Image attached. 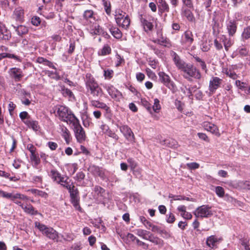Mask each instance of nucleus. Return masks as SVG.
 <instances>
[{
    "label": "nucleus",
    "mask_w": 250,
    "mask_h": 250,
    "mask_svg": "<svg viewBox=\"0 0 250 250\" xmlns=\"http://www.w3.org/2000/svg\"><path fill=\"white\" fill-rule=\"evenodd\" d=\"M84 81L87 92L93 97L102 96L103 90L100 86L98 81L91 73H87L85 74Z\"/></svg>",
    "instance_id": "f257e3e1"
},
{
    "label": "nucleus",
    "mask_w": 250,
    "mask_h": 250,
    "mask_svg": "<svg viewBox=\"0 0 250 250\" xmlns=\"http://www.w3.org/2000/svg\"><path fill=\"white\" fill-rule=\"evenodd\" d=\"M56 116L63 122L71 125L78 118L68 107L65 105H59L56 106Z\"/></svg>",
    "instance_id": "f03ea898"
},
{
    "label": "nucleus",
    "mask_w": 250,
    "mask_h": 250,
    "mask_svg": "<svg viewBox=\"0 0 250 250\" xmlns=\"http://www.w3.org/2000/svg\"><path fill=\"white\" fill-rule=\"evenodd\" d=\"M181 73L184 79L190 82L192 81L193 78L199 80L202 78L199 69L190 63H188L181 71Z\"/></svg>",
    "instance_id": "7ed1b4c3"
},
{
    "label": "nucleus",
    "mask_w": 250,
    "mask_h": 250,
    "mask_svg": "<svg viewBox=\"0 0 250 250\" xmlns=\"http://www.w3.org/2000/svg\"><path fill=\"white\" fill-rule=\"evenodd\" d=\"M70 196V202L74 208L80 212H83V209L80 206V192L78 188L74 185L68 189Z\"/></svg>",
    "instance_id": "20e7f679"
},
{
    "label": "nucleus",
    "mask_w": 250,
    "mask_h": 250,
    "mask_svg": "<svg viewBox=\"0 0 250 250\" xmlns=\"http://www.w3.org/2000/svg\"><path fill=\"white\" fill-rule=\"evenodd\" d=\"M115 19L117 24L125 30L129 28L130 19L128 15L123 11L118 9L115 11Z\"/></svg>",
    "instance_id": "39448f33"
},
{
    "label": "nucleus",
    "mask_w": 250,
    "mask_h": 250,
    "mask_svg": "<svg viewBox=\"0 0 250 250\" xmlns=\"http://www.w3.org/2000/svg\"><path fill=\"white\" fill-rule=\"evenodd\" d=\"M71 125L73 126V131L77 142L79 143L84 142L86 138V135L84 129L80 123L78 119L73 122Z\"/></svg>",
    "instance_id": "423d86ee"
},
{
    "label": "nucleus",
    "mask_w": 250,
    "mask_h": 250,
    "mask_svg": "<svg viewBox=\"0 0 250 250\" xmlns=\"http://www.w3.org/2000/svg\"><path fill=\"white\" fill-rule=\"evenodd\" d=\"M35 227H37L42 233L47 237L52 240H55L58 237V232L52 228L47 227L44 224L40 222H35Z\"/></svg>",
    "instance_id": "0eeeda50"
},
{
    "label": "nucleus",
    "mask_w": 250,
    "mask_h": 250,
    "mask_svg": "<svg viewBox=\"0 0 250 250\" xmlns=\"http://www.w3.org/2000/svg\"><path fill=\"white\" fill-rule=\"evenodd\" d=\"M193 214L198 218H207L213 216V212L212 210L211 206L208 205H204L198 207L193 212Z\"/></svg>",
    "instance_id": "6e6552de"
},
{
    "label": "nucleus",
    "mask_w": 250,
    "mask_h": 250,
    "mask_svg": "<svg viewBox=\"0 0 250 250\" xmlns=\"http://www.w3.org/2000/svg\"><path fill=\"white\" fill-rule=\"evenodd\" d=\"M158 76L160 82L166 87L169 88L174 93L177 89V87L174 83L171 80L169 76L165 72L161 71L158 73Z\"/></svg>",
    "instance_id": "1a4fd4ad"
},
{
    "label": "nucleus",
    "mask_w": 250,
    "mask_h": 250,
    "mask_svg": "<svg viewBox=\"0 0 250 250\" xmlns=\"http://www.w3.org/2000/svg\"><path fill=\"white\" fill-rule=\"evenodd\" d=\"M18 198H12V200L14 203L19 205L23 209L24 212L26 214L31 215H36L39 214L38 211L30 204H28L27 200H24L25 201V204H22L21 201L17 200ZM29 200H28V201Z\"/></svg>",
    "instance_id": "9d476101"
},
{
    "label": "nucleus",
    "mask_w": 250,
    "mask_h": 250,
    "mask_svg": "<svg viewBox=\"0 0 250 250\" xmlns=\"http://www.w3.org/2000/svg\"><path fill=\"white\" fill-rule=\"evenodd\" d=\"M139 20L143 26L144 30L147 32L151 31L153 29V19L151 17L147 15H140Z\"/></svg>",
    "instance_id": "9b49d317"
},
{
    "label": "nucleus",
    "mask_w": 250,
    "mask_h": 250,
    "mask_svg": "<svg viewBox=\"0 0 250 250\" xmlns=\"http://www.w3.org/2000/svg\"><path fill=\"white\" fill-rule=\"evenodd\" d=\"M158 38L153 40L152 41L155 43L163 46L164 47L170 49L172 47V43L170 39L163 35L162 31L157 33Z\"/></svg>",
    "instance_id": "f8f14e48"
},
{
    "label": "nucleus",
    "mask_w": 250,
    "mask_h": 250,
    "mask_svg": "<svg viewBox=\"0 0 250 250\" xmlns=\"http://www.w3.org/2000/svg\"><path fill=\"white\" fill-rule=\"evenodd\" d=\"M223 80L218 77L213 76L209 82L208 90L210 92L214 93L216 90L221 87Z\"/></svg>",
    "instance_id": "ddd939ff"
},
{
    "label": "nucleus",
    "mask_w": 250,
    "mask_h": 250,
    "mask_svg": "<svg viewBox=\"0 0 250 250\" xmlns=\"http://www.w3.org/2000/svg\"><path fill=\"white\" fill-rule=\"evenodd\" d=\"M0 197L8 199H11L12 198H19V199L22 200H29V197L27 196H26L24 194L20 193H17L15 194H13L12 193H8L6 191H4L1 189H0Z\"/></svg>",
    "instance_id": "4468645a"
},
{
    "label": "nucleus",
    "mask_w": 250,
    "mask_h": 250,
    "mask_svg": "<svg viewBox=\"0 0 250 250\" xmlns=\"http://www.w3.org/2000/svg\"><path fill=\"white\" fill-rule=\"evenodd\" d=\"M120 131L128 141L130 142L134 141V135L131 128L127 125H121L118 126Z\"/></svg>",
    "instance_id": "2eb2a0df"
},
{
    "label": "nucleus",
    "mask_w": 250,
    "mask_h": 250,
    "mask_svg": "<svg viewBox=\"0 0 250 250\" xmlns=\"http://www.w3.org/2000/svg\"><path fill=\"white\" fill-rule=\"evenodd\" d=\"M202 126L205 130L210 132L217 137H220L221 134L219 132L218 127L214 124L209 122H204L202 123Z\"/></svg>",
    "instance_id": "dca6fc26"
},
{
    "label": "nucleus",
    "mask_w": 250,
    "mask_h": 250,
    "mask_svg": "<svg viewBox=\"0 0 250 250\" xmlns=\"http://www.w3.org/2000/svg\"><path fill=\"white\" fill-rule=\"evenodd\" d=\"M171 55L172 57L174 64L181 72L188 63L182 60L180 57L174 51H171Z\"/></svg>",
    "instance_id": "f3484780"
},
{
    "label": "nucleus",
    "mask_w": 250,
    "mask_h": 250,
    "mask_svg": "<svg viewBox=\"0 0 250 250\" xmlns=\"http://www.w3.org/2000/svg\"><path fill=\"white\" fill-rule=\"evenodd\" d=\"M171 55L172 57L174 64L181 72L188 63L182 60L180 57L174 51H171Z\"/></svg>",
    "instance_id": "a211bd4d"
},
{
    "label": "nucleus",
    "mask_w": 250,
    "mask_h": 250,
    "mask_svg": "<svg viewBox=\"0 0 250 250\" xmlns=\"http://www.w3.org/2000/svg\"><path fill=\"white\" fill-rule=\"evenodd\" d=\"M171 55L172 57L174 64L181 72L188 63L182 60L180 57L174 51H171Z\"/></svg>",
    "instance_id": "6ab92c4d"
},
{
    "label": "nucleus",
    "mask_w": 250,
    "mask_h": 250,
    "mask_svg": "<svg viewBox=\"0 0 250 250\" xmlns=\"http://www.w3.org/2000/svg\"><path fill=\"white\" fill-rule=\"evenodd\" d=\"M222 240V238H218L215 235H211L207 238L206 244L210 249H216L217 244Z\"/></svg>",
    "instance_id": "aec40b11"
},
{
    "label": "nucleus",
    "mask_w": 250,
    "mask_h": 250,
    "mask_svg": "<svg viewBox=\"0 0 250 250\" xmlns=\"http://www.w3.org/2000/svg\"><path fill=\"white\" fill-rule=\"evenodd\" d=\"M105 88L112 99L115 100H119L122 94L114 86L112 85H105Z\"/></svg>",
    "instance_id": "412c9836"
},
{
    "label": "nucleus",
    "mask_w": 250,
    "mask_h": 250,
    "mask_svg": "<svg viewBox=\"0 0 250 250\" xmlns=\"http://www.w3.org/2000/svg\"><path fill=\"white\" fill-rule=\"evenodd\" d=\"M9 73L10 76L16 82L20 81L23 77V74L21 69L17 67H13L10 69Z\"/></svg>",
    "instance_id": "4be33fe9"
},
{
    "label": "nucleus",
    "mask_w": 250,
    "mask_h": 250,
    "mask_svg": "<svg viewBox=\"0 0 250 250\" xmlns=\"http://www.w3.org/2000/svg\"><path fill=\"white\" fill-rule=\"evenodd\" d=\"M90 172L94 175L99 176L104 179L105 177V169L95 165H92L89 167Z\"/></svg>",
    "instance_id": "5701e85b"
},
{
    "label": "nucleus",
    "mask_w": 250,
    "mask_h": 250,
    "mask_svg": "<svg viewBox=\"0 0 250 250\" xmlns=\"http://www.w3.org/2000/svg\"><path fill=\"white\" fill-rule=\"evenodd\" d=\"M158 13L160 15H162L164 13H165V17L167 16V14L170 11V7L168 3L166 0L157 2Z\"/></svg>",
    "instance_id": "b1692460"
},
{
    "label": "nucleus",
    "mask_w": 250,
    "mask_h": 250,
    "mask_svg": "<svg viewBox=\"0 0 250 250\" xmlns=\"http://www.w3.org/2000/svg\"><path fill=\"white\" fill-rule=\"evenodd\" d=\"M49 177L51 178L53 182L59 184L62 180L64 175L62 174L56 169H52L50 170L49 174Z\"/></svg>",
    "instance_id": "393cba45"
},
{
    "label": "nucleus",
    "mask_w": 250,
    "mask_h": 250,
    "mask_svg": "<svg viewBox=\"0 0 250 250\" xmlns=\"http://www.w3.org/2000/svg\"><path fill=\"white\" fill-rule=\"evenodd\" d=\"M24 10L21 7L16 8L13 13V18L16 21L22 22L24 19Z\"/></svg>",
    "instance_id": "a878e982"
},
{
    "label": "nucleus",
    "mask_w": 250,
    "mask_h": 250,
    "mask_svg": "<svg viewBox=\"0 0 250 250\" xmlns=\"http://www.w3.org/2000/svg\"><path fill=\"white\" fill-rule=\"evenodd\" d=\"M227 29L230 37H233L236 32L237 24L235 21L230 20L227 24Z\"/></svg>",
    "instance_id": "bb28decb"
},
{
    "label": "nucleus",
    "mask_w": 250,
    "mask_h": 250,
    "mask_svg": "<svg viewBox=\"0 0 250 250\" xmlns=\"http://www.w3.org/2000/svg\"><path fill=\"white\" fill-rule=\"evenodd\" d=\"M183 41L185 43L190 45L194 42V36L192 32L189 30H186L182 35Z\"/></svg>",
    "instance_id": "cd10ccee"
},
{
    "label": "nucleus",
    "mask_w": 250,
    "mask_h": 250,
    "mask_svg": "<svg viewBox=\"0 0 250 250\" xmlns=\"http://www.w3.org/2000/svg\"><path fill=\"white\" fill-rule=\"evenodd\" d=\"M90 105L94 108H98L104 109L106 111V112H108L110 110V107L108 106L106 104L100 102L98 100H91L90 101Z\"/></svg>",
    "instance_id": "c85d7f7f"
},
{
    "label": "nucleus",
    "mask_w": 250,
    "mask_h": 250,
    "mask_svg": "<svg viewBox=\"0 0 250 250\" xmlns=\"http://www.w3.org/2000/svg\"><path fill=\"white\" fill-rule=\"evenodd\" d=\"M94 12L92 10H86L83 14V19L87 23L92 24L96 21Z\"/></svg>",
    "instance_id": "c756f323"
},
{
    "label": "nucleus",
    "mask_w": 250,
    "mask_h": 250,
    "mask_svg": "<svg viewBox=\"0 0 250 250\" xmlns=\"http://www.w3.org/2000/svg\"><path fill=\"white\" fill-rule=\"evenodd\" d=\"M181 14L189 22H195V18L190 9L183 8L182 9Z\"/></svg>",
    "instance_id": "7c9ffc66"
},
{
    "label": "nucleus",
    "mask_w": 250,
    "mask_h": 250,
    "mask_svg": "<svg viewBox=\"0 0 250 250\" xmlns=\"http://www.w3.org/2000/svg\"><path fill=\"white\" fill-rule=\"evenodd\" d=\"M162 144L166 146L173 149L177 148L179 146L177 141L171 138H169L164 140Z\"/></svg>",
    "instance_id": "2f4dec72"
},
{
    "label": "nucleus",
    "mask_w": 250,
    "mask_h": 250,
    "mask_svg": "<svg viewBox=\"0 0 250 250\" xmlns=\"http://www.w3.org/2000/svg\"><path fill=\"white\" fill-rule=\"evenodd\" d=\"M24 123L29 128H32L34 131H38L40 129V125L37 121L33 120L31 119H27V120L24 121Z\"/></svg>",
    "instance_id": "473e14b6"
},
{
    "label": "nucleus",
    "mask_w": 250,
    "mask_h": 250,
    "mask_svg": "<svg viewBox=\"0 0 250 250\" xmlns=\"http://www.w3.org/2000/svg\"><path fill=\"white\" fill-rule=\"evenodd\" d=\"M108 28L111 34L114 38L120 39L122 37V33L118 27L109 25Z\"/></svg>",
    "instance_id": "72a5a7b5"
},
{
    "label": "nucleus",
    "mask_w": 250,
    "mask_h": 250,
    "mask_svg": "<svg viewBox=\"0 0 250 250\" xmlns=\"http://www.w3.org/2000/svg\"><path fill=\"white\" fill-rule=\"evenodd\" d=\"M148 241L158 245L159 248H162L164 245V241L158 237L154 236L152 233L148 237Z\"/></svg>",
    "instance_id": "f704fd0d"
},
{
    "label": "nucleus",
    "mask_w": 250,
    "mask_h": 250,
    "mask_svg": "<svg viewBox=\"0 0 250 250\" xmlns=\"http://www.w3.org/2000/svg\"><path fill=\"white\" fill-rule=\"evenodd\" d=\"M12 26L15 29L18 35L20 36L27 34L29 31L28 28L23 25H20L18 26L12 25Z\"/></svg>",
    "instance_id": "c9c22d12"
},
{
    "label": "nucleus",
    "mask_w": 250,
    "mask_h": 250,
    "mask_svg": "<svg viewBox=\"0 0 250 250\" xmlns=\"http://www.w3.org/2000/svg\"><path fill=\"white\" fill-rule=\"evenodd\" d=\"M90 33L92 35H100L103 31L102 27L95 22L90 24Z\"/></svg>",
    "instance_id": "e433bc0d"
},
{
    "label": "nucleus",
    "mask_w": 250,
    "mask_h": 250,
    "mask_svg": "<svg viewBox=\"0 0 250 250\" xmlns=\"http://www.w3.org/2000/svg\"><path fill=\"white\" fill-rule=\"evenodd\" d=\"M61 131H62V136L64 139L66 143L67 144H69L71 138H70V133L69 130L67 128V127L64 125L62 126L61 127Z\"/></svg>",
    "instance_id": "4c0bfd02"
},
{
    "label": "nucleus",
    "mask_w": 250,
    "mask_h": 250,
    "mask_svg": "<svg viewBox=\"0 0 250 250\" xmlns=\"http://www.w3.org/2000/svg\"><path fill=\"white\" fill-rule=\"evenodd\" d=\"M69 179V178L67 176H64L62 180L59 183V185H61L64 188L68 190V189L72 187V186H74V184L73 182H72L71 184L68 181Z\"/></svg>",
    "instance_id": "58836bf2"
},
{
    "label": "nucleus",
    "mask_w": 250,
    "mask_h": 250,
    "mask_svg": "<svg viewBox=\"0 0 250 250\" xmlns=\"http://www.w3.org/2000/svg\"><path fill=\"white\" fill-rule=\"evenodd\" d=\"M111 53V48L108 44H104L98 52L99 56H106Z\"/></svg>",
    "instance_id": "ea45409f"
},
{
    "label": "nucleus",
    "mask_w": 250,
    "mask_h": 250,
    "mask_svg": "<svg viewBox=\"0 0 250 250\" xmlns=\"http://www.w3.org/2000/svg\"><path fill=\"white\" fill-rule=\"evenodd\" d=\"M135 233L138 236L142 237L145 240H148V237L150 235L151 233L146 230L142 229H137L135 230Z\"/></svg>",
    "instance_id": "a19ab883"
},
{
    "label": "nucleus",
    "mask_w": 250,
    "mask_h": 250,
    "mask_svg": "<svg viewBox=\"0 0 250 250\" xmlns=\"http://www.w3.org/2000/svg\"><path fill=\"white\" fill-rule=\"evenodd\" d=\"M250 39V25L245 27L241 34V40L243 42Z\"/></svg>",
    "instance_id": "79ce46f5"
},
{
    "label": "nucleus",
    "mask_w": 250,
    "mask_h": 250,
    "mask_svg": "<svg viewBox=\"0 0 250 250\" xmlns=\"http://www.w3.org/2000/svg\"><path fill=\"white\" fill-rule=\"evenodd\" d=\"M10 58V59H14L16 60L19 62H21V59L20 58V57L16 56L14 54H10V53H0V61L4 59V58Z\"/></svg>",
    "instance_id": "37998d69"
},
{
    "label": "nucleus",
    "mask_w": 250,
    "mask_h": 250,
    "mask_svg": "<svg viewBox=\"0 0 250 250\" xmlns=\"http://www.w3.org/2000/svg\"><path fill=\"white\" fill-rule=\"evenodd\" d=\"M31 162L33 167H37L41 163V159L38 152L34 155H30Z\"/></svg>",
    "instance_id": "c03bdc74"
},
{
    "label": "nucleus",
    "mask_w": 250,
    "mask_h": 250,
    "mask_svg": "<svg viewBox=\"0 0 250 250\" xmlns=\"http://www.w3.org/2000/svg\"><path fill=\"white\" fill-rule=\"evenodd\" d=\"M115 65L116 67H118L125 63V61L124 57L118 53L115 55Z\"/></svg>",
    "instance_id": "a18cd8bd"
},
{
    "label": "nucleus",
    "mask_w": 250,
    "mask_h": 250,
    "mask_svg": "<svg viewBox=\"0 0 250 250\" xmlns=\"http://www.w3.org/2000/svg\"><path fill=\"white\" fill-rule=\"evenodd\" d=\"M61 93L64 97H68L69 98L74 97L73 92L68 88L65 87L64 86L61 87Z\"/></svg>",
    "instance_id": "49530a36"
},
{
    "label": "nucleus",
    "mask_w": 250,
    "mask_h": 250,
    "mask_svg": "<svg viewBox=\"0 0 250 250\" xmlns=\"http://www.w3.org/2000/svg\"><path fill=\"white\" fill-rule=\"evenodd\" d=\"M102 1L106 14L110 16L111 13V5L110 1L106 0H102Z\"/></svg>",
    "instance_id": "de8ad7c7"
},
{
    "label": "nucleus",
    "mask_w": 250,
    "mask_h": 250,
    "mask_svg": "<svg viewBox=\"0 0 250 250\" xmlns=\"http://www.w3.org/2000/svg\"><path fill=\"white\" fill-rule=\"evenodd\" d=\"M238 53L241 57H247L250 55V51L246 46H242L238 48Z\"/></svg>",
    "instance_id": "09e8293b"
},
{
    "label": "nucleus",
    "mask_w": 250,
    "mask_h": 250,
    "mask_svg": "<svg viewBox=\"0 0 250 250\" xmlns=\"http://www.w3.org/2000/svg\"><path fill=\"white\" fill-rule=\"evenodd\" d=\"M151 108L153 111L155 113H159L161 109V106L160 104V101L158 99L155 98L154 100V104Z\"/></svg>",
    "instance_id": "8fccbe9b"
},
{
    "label": "nucleus",
    "mask_w": 250,
    "mask_h": 250,
    "mask_svg": "<svg viewBox=\"0 0 250 250\" xmlns=\"http://www.w3.org/2000/svg\"><path fill=\"white\" fill-rule=\"evenodd\" d=\"M193 58L196 62H198L200 63L202 69L204 70L206 73H207L208 69L205 62L197 56H193Z\"/></svg>",
    "instance_id": "3c124183"
},
{
    "label": "nucleus",
    "mask_w": 250,
    "mask_h": 250,
    "mask_svg": "<svg viewBox=\"0 0 250 250\" xmlns=\"http://www.w3.org/2000/svg\"><path fill=\"white\" fill-rule=\"evenodd\" d=\"M140 220L141 222H142V223L147 229H150L151 227H152L154 229L156 227L155 226L153 225V224L150 221H148L144 216H140Z\"/></svg>",
    "instance_id": "603ef678"
},
{
    "label": "nucleus",
    "mask_w": 250,
    "mask_h": 250,
    "mask_svg": "<svg viewBox=\"0 0 250 250\" xmlns=\"http://www.w3.org/2000/svg\"><path fill=\"white\" fill-rule=\"evenodd\" d=\"M103 75L105 80H109L111 78H113V75H114V71L112 69H104V71Z\"/></svg>",
    "instance_id": "864d4df0"
},
{
    "label": "nucleus",
    "mask_w": 250,
    "mask_h": 250,
    "mask_svg": "<svg viewBox=\"0 0 250 250\" xmlns=\"http://www.w3.org/2000/svg\"><path fill=\"white\" fill-rule=\"evenodd\" d=\"M215 192L217 196L220 198H222L225 195V190L224 188L220 186L215 187Z\"/></svg>",
    "instance_id": "5fc2aeb1"
},
{
    "label": "nucleus",
    "mask_w": 250,
    "mask_h": 250,
    "mask_svg": "<svg viewBox=\"0 0 250 250\" xmlns=\"http://www.w3.org/2000/svg\"><path fill=\"white\" fill-rule=\"evenodd\" d=\"M127 162L132 170H134L138 166L137 163L132 158H129L127 159Z\"/></svg>",
    "instance_id": "6e6d98bb"
},
{
    "label": "nucleus",
    "mask_w": 250,
    "mask_h": 250,
    "mask_svg": "<svg viewBox=\"0 0 250 250\" xmlns=\"http://www.w3.org/2000/svg\"><path fill=\"white\" fill-rule=\"evenodd\" d=\"M141 103L147 109L148 111L151 113L152 108L151 104L146 99H142Z\"/></svg>",
    "instance_id": "4d7b16f0"
},
{
    "label": "nucleus",
    "mask_w": 250,
    "mask_h": 250,
    "mask_svg": "<svg viewBox=\"0 0 250 250\" xmlns=\"http://www.w3.org/2000/svg\"><path fill=\"white\" fill-rule=\"evenodd\" d=\"M151 49L153 50L154 53L159 57L162 58L164 55V52L160 49L154 46H151Z\"/></svg>",
    "instance_id": "13d9d810"
},
{
    "label": "nucleus",
    "mask_w": 250,
    "mask_h": 250,
    "mask_svg": "<svg viewBox=\"0 0 250 250\" xmlns=\"http://www.w3.org/2000/svg\"><path fill=\"white\" fill-rule=\"evenodd\" d=\"M85 174L83 171L78 172L74 177L75 181L80 182L85 178Z\"/></svg>",
    "instance_id": "bf43d9fd"
},
{
    "label": "nucleus",
    "mask_w": 250,
    "mask_h": 250,
    "mask_svg": "<svg viewBox=\"0 0 250 250\" xmlns=\"http://www.w3.org/2000/svg\"><path fill=\"white\" fill-rule=\"evenodd\" d=\"M233 41H232L230 38L228 39V40L223 43L225 50L226 51H228L229 48L233 44Z\"/></svg>",
    "instance_id": "052dcab7"
},
{
    "label": "nucleus",
    "mask_w": 250,
    "mask_h": 250,
    "mask_svg": "<svg viewBox=\"0 0 250 250\" xmlns=\"http://www.w3.org/2000/svg\"><path fill=\"white\" fill-rule=\"evenodd\" d=\"M175 221V215L171 212H170L167 215V222L168 223H173Z\"/></svg>",
    "instance_id": "680f3d73"
},
{
    "label": "nucleus",
    "mask_w": 250,
    "mask_h": 250,
    "mask_svg": "<svg viewBox=\"0 0 250 250\" xmlns=\"http://www.w3.org/2000/svg\"><path fill=\"white\" fill-rule=\"evenodd\" d=\"M20 118L21 121L24 123V121L27 120V119H30V116L26 111H22L20 113Z\"/></svg>",
    "instance_id": "e2e57ef3"
},
{
    "label": "nucleus",
    "mask_w": 250,
    "mask_h": 250,
    "mask_svg": "<svg viewBox=\"0 0 250 250\" xmlns=\"http://www.w3.org/2000/svg\"><path fill=\"white\" fill-rule=\"evenodd\" d=\"M104 133L106 134L107 136L109 137L112 138L113 139H115V140H118L119 138L118 135L116 134L115 132H113L110 129L108 130L107 132H104Z\"/></svg>",
    "instance_id": "0e129e2a"
},
{
    "label": "nucleus",
    "mask_w": 250,
    "mask_h": 250,
    "mask_svg": "<svg viewBox=\"0 0 250 250\" xmlns=\"http://www.w3.org/2000/svg\"><path fill=\"white\" fill-rule=\"evenodd\" d=\"M146 75L149 78L151 79L152 80H154L157 77L155 73L153 72L150 69L147 68L146 69Z\"/></svg>",
    "instance_id": "69168bd1"
},
{
    "label": "nucleus",
    "mask_w": 250,
    "mask_h": 250,
    "mask_svg": "<svg viewBox=\"0 0 250 250\" xmlns=\"http://www.w3.org/2000/svg\"><path fill=\"white\" fill-rule=\"evenodd\" d=\"M197 135L201 140H202L208 143L209 142V139L205 133L199 132L197 133Z\"/></svg>",
    "instance_id": "338daca9"
},
{
    "label": "nucleus",
    "mask_w": 250,
    "mask_h": 250,
    "mask_svg": "<svg viewBox=\"0 0 250 250\" xmlns=\"http://www.w3.org/2000/svg\"><path fill=\"white\" fill-rule=\"evenodd\" d=\"M41 22V20L39 17L34 16L31 19V23L33 25L38 26Z\"/></svg>",
    "instance_id": "774afa93"
}]
</instances>
